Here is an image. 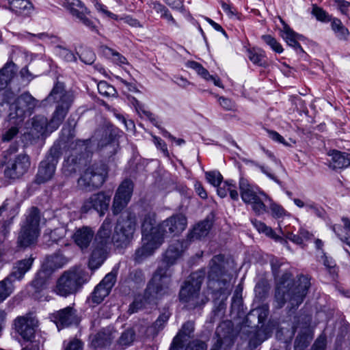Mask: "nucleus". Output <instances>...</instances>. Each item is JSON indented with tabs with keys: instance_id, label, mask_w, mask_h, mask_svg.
<instances>
[{
	"instance_id": "obj_19",
	"label": "nucleus",
	"mask_w": 350,
	"mask_h": 350,
	"mask_svg": "<svg viewBox=\"0 0 350 350\" xmlns=\"http://www.w3.org/2000/svg\"><path fill=\"white\" fill-rule=\"evenodd\" d=\"M133 190V184L129 180H125L119 186L113 202V212L118 214L127 205L131 200Z\"/></svg>"
},
{
	"instance_id": "obj_63",
	"label": "nucleus",
	"mask_w": 350,
	"mask_h": 350,
	"mask_svg": "<svg viewBox=\"0 0 350 350\" xmlns=\"http://www.w3.org/2000/svg\"><path fill=\"white\" fill-rule=\"evenodd\" d=\"M326 346L325 337H319L314 343L312 350H325Z\"/></svg>"
},
{
	"instance_id": "obj_49",
	"label": "nucleus",
	"mask_w": 350,
	"mask_h": 350,
	"mask_svg": "<svg viewBox=\"0 0 350 350\" xmlns=\"http://www.w3.org/2000/svg\"><path fill=\"white\" fill-rule=\"evenodd\" d=\"M262 40L276 53H281L284 49L282 45L271 35L262 36Z\"/></svg>"
},
{
	"instance_id": "obj_12",
	"label": "nucleus",
	"mask_w": 350,
	"mask_h": 350,
	"mask_svg": "<svg viewBox=\"0 0 350 350\" xmlns=\"http://www.w3.org/2000/svg\"><path fill=\"white\" fill-rule=\"evenodd\" d=\"M18 150L17 145H12L6 152L5 157L9 155L6 167L5 169V176L11 179L19 178L23 176L29 170L31 161L29 157L25 153L17 155L12 154L15 153Z\"/></svg>"
},
{
	"instance_id": "obj_9",
	"label": "nucleus",
	"mask_w": 350,
	"mask_h": 350,
	"mask_svg": "<svg viewBox=\"0 0 350 350\" xmlns=\"http://www.w3.org/2000/svg\"><path fill=\"white\" fill-rule=\"evenodd\" d=\"M239 185L240 196L245 204L250 205L252 211L258 215L267 212L265 203L270 200V198L264 191L243 177L240 178Z\"/></svg>"
},
{
	"instance_id": "obj_27",
	"label": "nucleus",
	"mask_w": 350,
	"mask_h": 350,
	"mask_svg": "<svg viewBox=\"0 0 350 350\" xmlns=\"http://www.w3.org/2000/svg\"><path fill=\"white\" fill-rule=\"evenodd\" d=\"M116 332L111 328L103 329L95 335L90 336V344L94 348L103 347L111 343L115 338Z\"/></svg>"
},
{
	"instance_id": "obj_5",
	"label": "nucleus",
	"mask_w": 350,
	"mask_h": 350,
	"mask_svg": "<svg viewBox=\"0 0 350 350\" xmlns=\"http://www.w3.org/2000/svg\"><path fill=\"white\" fill-rule=\"evenodd\" d=\"M48 102L57 103L56 109L49 122L50 132L56 130L62 123L74 100L72 92L66 91L62 83H57L47 96Z\"/></svg>"
},
{
	"instance_id": "obj_3",
	"label": "nucleus",
	"mask_w": 350,
	"mask_h": 350,
	"mask_svg": "<svg viewBox=\"0 0 350 350\" xmlns=\"http://www.w3.org/2000/svg\"><path fill=\"white\" fill-rule=\"evenodd\" d=\"M310 286L308 277L300 275L296 282L292 279L290 273H284L279 279L276 286L275 299L277 308H282L288 302L291 308L298 307L304 301Z\"/></svg>"
},
{
	"instance_id": "obj_16",
	"label": "nucleus",
	"mask_w": 350,
	"mask_h": 350,
	"mask_svg": "<svg viewBox=\"0 0 350 350\" xmlns=\"http://www.w3.org/2000/svg\"><path fill=\"white\" fill-rule=\"evenodd\" d=\"M60 4L69 10L80 23L92 30L95 29L92 20L89 17L90 12L79 0H59Z\"/></svg>"
},
{
	"instance_id": "obj_38",
	"label": "nucleus",
	"mask_w": 350,
	"mask_h": 350,
	"mask_svg": "<svg viewBox=\"0 0 350 350\" xmlns=\"http://www.w3.org/2000/svg\"><path fill=\"white\" fill-rule=\"evenodd\" d=\"M247 57L254 64L262 67L267 66L265 53L260 49L254 48L247 50Z\"/></svg>"
},
{
	"instance_id": "obj_52",
	"label": "nucleus",
	"mask_w": 350,
	"mask_h": 350,
	"mask_svg": "<svg viewBox=\"0 0 350 350\" xmlns=\"http://www.w3.org/2000/svg\"><path fill=\"white\" fill-rule=\"evenodd\" d=\"M320 261L323 262L331 274L336 273V263L334 260L332 258L327 257L323 252Z\"/></svg>"
},
{
	"instance_id": "obj_47",
	"label": "nucleus",
	"mask_w": 350,
	"mask_h": 350,
	"mask_svg": "<svg viewBox=\"0 0 350 350\" xmlns=\"http://www.w3.org/2000/svg\"><path fill=\"white\" fill-rule=\"evenodd\" d=\"M56 53L64 61L68 62H72L77 61V56L71 51L58 46L56 48Z\"/></svg>"
},
{
	"instance_id": "obj_14",
	"label": "nucleus",
	"mask_w": 350,
	"mask_h": 350,
	"mask_svg": "<svg viewBox=\"0 0 350 350\" xmlns=\"http://www.w3.org/2000/svg\"><path fill=\"white\" fill-rule=\"evenodd\" d=\"M38 105L36 100L29 93L19 96L14 103L10 105V120H18L17 124H23L25 117L30 116Z\"/></svg>"
},
{
	"instance_id": "obj_55",
	"label": "nucleus",
	"mask_w": 350,
	"mask_h": 350,
	"mask_svg": "<svg viewBox=\"0 0 350 350\" xmlns=\"http://www.w3.org/2000/svg\"><path fill=\"white\" fill-rule=\"evenodd\" d=\"M79 58L83 63L90 65L95 61L96 55L92 50L85 49L81 53Z\"/></svg>"
},
{
	"instance_id": "obj_6",
	"label": "nucleus",
	"mask_w": 350,
	"mask_h": 350,
	"mask_svg": "<svg viewBox=\"0 0 350 350\" xmlns=\"http://www.w3.org/2000/svg\"><path fill=\"white\" fill-rule=\"evenodd\" d=\"M204 275V270L192 273L180 291V301L189 309L204 305L208 301V298L200 293Z\"/></svg>"
},
{
	"instance_id": "obj_21",
	"label": "nucleus",
	"mask_w": 350,
	"mask_h": 350,
	"mask_svg": "<svg viewBox=\"0 0 350 350\" xmlns=\"http://www.w3.org/2000/svg\"><path fill=\"white\" fill-rule=\"evenodd\" d=\"M57 163L56 158L52 155L42 161L36 175V182L41 184L51 180L55 174Z\"/></svg>"
},
{
	"instance_id": "obj_35",
	"label": "nucleus",
	"mask_w": 350,
	"mask_h": 350,
	"mask_svg": "<svg viewBox=\"0 0 350 350\" xmlns=\"http://www.w3.org/2000/svg\"><path fill=\"white\" fill-rule=\"evenodd\" d=\"M217 192L221 198L226 197L228 193L233 200H239V193L237 190V186L232 180H227L222 185L217 186Z\"/></svg>"
},
{
	"instance_id": "obj_57",
	"label": "nucleus",
	"mask_w": 350,
	"mask_h": 350,
	"mask_svg": "<svg viewBox=\"0 0 350 350\" xmlns=\"http://www.w3.org/2000/svg\"><path fill=\"white\" fill-rule=\"evenodd\" d=\"M306 209L307 212H312L318 217H321L323 213V208L318 206L315 202L310 200L306 201Z\"/></svg>"
},
{
	"instance_id": "obj_41",
	"label": "nucleus",
	"mask_w": 350,
	"mask_h": 350,
	"mask_svg": "<svg viewBox=\"0 0 350 350\" xmlns=\"http://www.w3.org/2000/svg\"><path fill=\"white\" fill-rule=\"evenodd\" d=\"M102 52L107 57L111 58L114 63L118 65L127 64V60L123 55L109 47L103 46Z\"/></svg>"
},
{
	"instance_id": "obj_39",
	"label": "nucleus",
	"mask_w": 350,
	"mask_h": 350,
	"mask_svg": "<svg viewBox=\"0 0 350 350\" xmlns=\"http://www.w3.org/2000/svg\"><path fill=\"white\" fill-rule=\"evenodd\" d=\"M194 330V324L192 321H187L183 324L182 329L174 338V344H182L185 340V337H190L191 334Z\"/></svg>"
},
{
	"instance_id": "obj_48",
	"label": "nucleus",
	"mask_w": 350,
	"mask_h": 350,
	"mask_svg": "<svg viewBox=\"0 0 350 350\" xmlns=\"http://www.w3.org/2000/svg\"><path fill=\"white\" fill-rule=\"evenodd\" d=\"M98 92L104 96H111L115 95V88L105 81H100L97 85Z\"/></svg>"
},
{
	"instance_id": "obj_53",
	"label": "nucleus",
	"mask_w": 350,
	"mask_h": 350,
	"mask_svg": "<svg viewBox=\"0 0 350 350\" xmlns=\"http://www.w3.org/2000/svg\"><path fill=\"white\" fill-rule=\"evenodd\" d=\"M270 264L273 274L275 278H278L280 273V268L281 267L285 265V262L282 259L273 258L270 261Z\"/></svg>"
},
{
	"instance_id": "obj_10",
	"label": "nucleus",
	"mask_w": 350,
	"mask_h": 350,
	"mask_svg": "<svg viewBox=\"0 0 350 350\" xmlns=\"http://www.w3.org/2000/svg\"><path fill=\"white\" fill-rule=\"evenodd\" d=\"M40 211L36 207H32L21 226L17 239L19 247H27L36 243L40 234Z\"/></svg>"
},
{
	"instance_id": "obj_64",
	"label": "nucleus",
	"mask_w": 350,
	"mask_h": 350,
	"mask_svg": "<svg viewBox=\"0 0 350 350\" xmlns=\"http://www.w3.org/2000/svg\"><path fill=\"white\" fill-rule=\"evenodd\" d=\"M65 350H82V345L79 340H72L68 343Z\"/></svg>"
},
{
	"instance_id": "obj_30",
	"label": "nucleus",
	"mask_w": 350,
	"mask_h": 350,
	"mask_svg": "<svg viewBox=\"0 0 350 350\" xmlns=\"http://www.w3.org/2000/svg\"><path fill=\"white\" fill-rule=\"evenodd\" d=\"M68 259L61 254H55L46 258L42 268L50 274L67 264Z\"/></svg>"
},
{
	"instance_id": "obj_40",
	"label": "nucleus",
	"mask_w": 350,
	"mask_h": 350,
	"mask_svg": "<svg viewBox=\"0 0 350 350\" xmlns=\"http://www.w3.org/2000/svg\"><path fill=\"white\" fill-rule=\"evenodd\" d=\"M13 282L14 281L9 276L0 281V303L3 302L12 293Z\"/></svg>"
},
{
	"instance_id": "obj_25",
	"label": "nucleus",
	"mask_w": 350,
	"mask_h": 350,
	"mask_svg": "<svg viewBox=\"0 0 350 350\" xmlns=\"http://www.w3.org/2000/svg\"><path fill=\"white\" fill-rule=\"evenodd\" d=\"M33 261L34 258L32 256L16 261L13 264L11 273L8 276H9L14 282L16 280H21L24 278L25 273L31 269Z\"/></svg>"
},
{
	"instance_id": "obj_20",
	"label": "nucleus",
	"mask_w": 350,
	"mask_h": 350,
	"mask_svg": "<svg viewBox=\"0 0 350 350\" xmlns=\"http://www.w3.org/2000/svg\"><path fill=\"white\" fill-rule=\"evenodd\" d=\"M15 328L17 332L26 341L32 342L35 336L38 321L31 314L19 317L15 320Z\"/></svg>"
},
{
	"instance_id": "obj_43",
	"label": "nucleus",
	"mask_w": 350,
	"mask_h": 350,
	"mask_svg": "<svg viewBox=\"0 0 350 350\" xmlns=\"http://www.w3.org/2000/svg\"><path fill=\"white\" fill-rule=\"evenodd\" d=\"M135 336V333L132 329L125 330L119 338L118 345L122 349L131 345L134 341Z\"/></svg>"
},
{
	"instance_id": "obj_60",
	"label": "nucleus",
	"mask_w": 350,
	"mask_h": 350,
	"mask_svg": "<svg viewBox=\"0 0 350 350\" xmlns=\"http://www.w3.org/2000/svg\"><path fill=\"white\" fill-rule=\"evenodd\" d=\"M218 102L219 103V105L227 111L233 110L234 107V103L229 98L220 96L218 98Z\"/></svg>"
},
{
	"instance_id": "obj_1",
	"label": "nucleus",
	"mask_w": 350,
	"mask_h": 350,
	"mask_svg": "<svg viewBox=\"0 0 350 350\" xmlns=\"http://www.w3.org/2000/svg\"><path fill=\"white\" fill-rule=\"evenodd\" d=\"M111 228V220L107 217L95 236L88 262L91 269H98L103 263L107 250L112 244L117 247H124L130 243L136 228L135 215L127 213L126 217L119 219L112 237Z\"/></svg>"
},
{
	"instance_id": "obj_2",
	"label": "nucleus",
	"mask_w": 350,
	"mask_h": 350,
	"mask_svg": "<svg viewBox=\"0 0 350 350\" xmlns=\"http://www.w3.org/2000/svg\"><path fill=\"white\" fill-rule=\"evenodd\" d=\"M111 228V220L107 217L95 236L88 262L91 269H98L103 263L107 250L112 244L117 247H124L130 243L136 228L135 215L127 213L126 217L119 219L112 237Z\"/></svg>"
},
{
	"instance_id": "obj_26",
	"label": "nucleus",
	"mask_w": 350,
	"mask_h": 350,
	"mask_svg": "<svg viewBox=\"0 0 350 350\" xmlns=\"http://www.w3.org/2000/svg\"><path fill=\"white\" fill-rule=\"evenodd\" d=\"M94 235L93 230L88 226H83L75 230L72 235L75 243L81 250L87 249Z\"/></svg>"
},
{
	"instance_id": "obj_13",
	"label": "nucleus",
	"mask_w": 350,
	"mask_h": 350,
	"mask_svg": "<svg viewBox=\"0 0 350 350\" xmlns=\"http://www.w3.org/2000/svg\"><path fill=\"white\" fill-rule=\"evenodd\" d=\"M167 290L168 288H165L161 282H154L152 278L144 295H138L135 297L133 302L130 305L129 312L131 314L135 313L154 304L155 299L167 293Z\"/></svg>"
},
{
	"instance_id": "obj_23",
	"label": "nucleus",
	"mask_w": 350,
	"mask_h": 350,
	"mask_svg": "<svg viewBox=\"0 0 350 350\" xmlns=\"http://www.w3.org/2000/svg\"><path fill=\"white\" fill-rule=\"evenodd\" d=\"M51 318L59 329L75 322L77 318L76 310L68 306L53 313Z\"/></svg>"
},
{
	"instance_id": "obj_8",
	"label": "nucleus",
	"mask_w": 350,
	"mask_h": 350,
	"mask_svg": "<svg viewBox=\"0 0 350 350\" xmlns=\"http://www.w3.org/2000/svg\"><path fill=\"white\" fill-rule=\"evenodd\" d=\"M185 242L184 241H176L171 243L163 256L161 265L153 275V281L159 282L165 286V288H169L172 271L170 267L174 265L177 260L180 258L185 249Z\"/></svg>"
},
{
	"instance_id": "obj_42",
	"label": "nucleus",
	"mask_w": 350,
	"mask_h": 350,
	"mask_svg": "<svg viewBox=\"0 0 350 350\" xmlns=\"http://www.w3.org/2000/svg\"><path fill=\"white\" fill-rule=\"evenodd\" d=\"M49 275L50 273L49 272L42 268L41 270L38 272L34 280L32 281V286L38 291L42 290L46 285Z\"/></svg>"
},
{
	"instance_id": "obj_28",
	"label": "nucleus",
	"mask_w": 350,
	"mask_h": 350,
	"mask_svg": "<svg viewBox=\"0 0 350 350\" xmlns=\"http://www.w3.org/2000/svg\"><path fill=\"white\" fill-rule=\"evenodd\" d=\"M282 37L286 41L288 45L293 48L296 52H304L303 49L298 42L299 40H302L304 36L297 33L292 29L290 28L286 24L284 23L283 29L282 30Z\"/></svg>"
},
{
	"instance_id": "obj_24",
	"label": "nucleus",
	"mask_w": 350,
	"mask_h": 350,
	"mask_svg": "<svg viewBox=\"0 0 350 350\" xmlns=\"http://www.w3.org/2000/svg\"><path fill=\"white\" fill-rule=\"evenodd\" d=\"M1 6L18 15L27 16L33 10L29 0H1Z\"/></svg>"
},
{
	"instance_id": "obj_7",
	"label": "nucleus",
	"mask_w": 350,
	"mask_h": 350,
	"mask_svg": "<svg viewBox=\"0 0 350 350\" xmlns=\"http://www.w3.org/2000/svg\"><path fill=\"white\" fill-rule=\"evenodd\" d=\"M88 281V275L85 270L79 267H72L58 278L55 292L60 296L68 297L76 293Z\"/></svg>"
},
{
	"instance_id": "obj_17",
	"label": "nucleus",
	"mask_w": 350,
	"mask_h": 350,
	"mask_svg": "<svg viewBox=\"0 0 350 350\" xmlns=\"http://www.w3.org/2000/svg\"><path fill=\"white\" fill-rule=\"evenodd\" d=\"M110 200V196H107L103 191L92 194L84 200L81 210L85 213L91 210H94L98 212L100 216H103L108 209Z\"/></svg>"
},
{
	"instance_id": "obj_50",
	"label": "nucleus",
	"mask_w": 350,
	"mask_h": 350,
	"mask_svg": "<svg viewBox=\"0 0 350 350\" xmlns=\"http://www.w3.org/2000/svg\"><path fill=\"white\" fill-rule=\"evenodd\" d=\"M312 13L318 21L322 22H331L332 20L331 16L325 11L317 5H313Z\"/></svg>"
},
{
	"instance_id": "obj_37",
	"label": "nucleus",
	"mask_w": 350,
	"mask_h": 350,
	"mask_svg": "<svg viewBox=\"0 0 350 350\" xmlns=\"http://www.w3.org/2000/svg\"><path fill=\"white\" fill-rule=\"evenodd\" d=\"M252 223L254 228L260 232V233H264L266 236L275 239L278 241L284 242V243H286V241L284 240L282 237L278 236L275 234V232L273 230V229L267 226L265 223L258 221L256 219H252Z\"/></svg>"
},
{
	"instance_id": "obj_22",
	"label": "nucleus",
	"mask_w": 350,
	"mask_h": 350,
	"mask_svg": "<svg viewBox=\"0 0 350 350\" xmlns=\"http://www.w3.org/2000/svg\"><path fill=\"white\" fill-rule=\"evenodd\" d=\"M224 256L216 255L211 260L207 272L209 284L211 281L219 283L220 278L226 275Z\"/></svg>"
},
{
	"instance_id": "obj_51",
	"label": "nucleus",
	"mask_w": 350,
	"mask_h": 350,
	"mask_svg": "<svg viewBox=\"0 0 350 350\" xmlns=\"http://www.w3.org/2000/svg\"><path fill=\"white\" fill-rule=\"evenodd\" d=\"M205 175L208 182L213 186L217 187L221 185L223 177L219 172H206Z\"/></svg>"
},
{
	"instance_id": "obj_61",
	"label": "nucleus",
	"mask_w": 350,
	"mask_h": 350,
	"mask_svg": "<svg viewBox=\"0 0 350 350\" xmlns=\"http://www.w3.org/2000/svg\"><path fill=\"white\" fill-rule=\"evenodd\" d=\"M154 142L157 147L162 151V152L165 157L169 156L167 145L161 138L154 137Z\"/></svg>"
},
{
	"instance_id": "obj_54",
	"label": "nucleus",
	"mask_w": 350,
	"mask_h": 350,
	"mask_svg": "<svg viewBox=\"0 0 350 350\" xmlns=\"http://www.w3.org/2000/svg\"><path fill=\"white\" fill-rule=\"evenodd\" d=\"M95 8L96 9V10L99 12H100L102 14H103L105 17H108V18H110L111 19H113L115 21H118L119 19H120V18L111 12L110 11H109L106 7V5L100 3H95Z\"/></svg>"
},
{
	"instance_id": "obj_18",
	"label": "nucleus",
	"mask_w": 350,
	"mask_h": 350,
	"mask_svg": "<svg viewBox=\"0 0 350 350\" xmlns=\"http://www.w3.org/2000/svg\"><path fill=\"white\" fill-rule=\"evenodd\" d=\"M116 281V273L113 271L107 274L102 281L95 287L88 301L94 304H100L109 294Z\"/></svg>"
},
{
	"instance_id": "obj_56",
	"label": "nucleus",
	"mask_w": 350,
	"mask_h": 350,
	"mask_svg": "<svg viewBox=\"0 0 350 350\" xmlns=\"http://www.w3.org/2000/svg\"><path fill=\"white\" fill-rule=\"evenodd\" d=\"M66 229L64 227L55 228L50 232L49 237L53 242L57 243L66 236Z\"/></svg>"
},
{
	"instance_id": "obj_32",
	"label": "nucleus",
	"mask_w": 350,
	"mask_h": 350,
	"mask_svg": "<svg viewBox=\"0 0 350 350\" xmlns=\"http://www.w3.org/2000/svg\"><path fill=\"white\" fill-rule=\"evenodd\" d=\"M31 125V134L37 137L44 135L47 131H50L48 120L44 116H35L32 119Z\"/></svg>"
},
{
	"instance_id": "obj_62",
	"label": "nucleus",
	"mask_w": 350,
	"mask_h": 350,
	"mask_svg": "<svg viewBox=\"0 0 350 350\" xmlns=\"http://www.w3.org/2000/svg\"><path fill=\"white\" fill-rule=\"evenodd\" d=\"M286 238L289 241L297 245H303V238L300 237L299 233L298 234H294L292 232H288L286 234Z\"/></svg>"
},
{
	"instance_id": "obj_46",
	"label": "nucleus",
	"mask_w": 350,
	"mask_h": 350,
	"mask_svg": "<svg viewBox=\"0 0 350 350\" xmlns=\"http://www.w3.org/2000/svg\"><path fill=\"white\" fill-rule=\"evenodd\" d=\"M269 202V209L271 211V215L275 218H282L287 215V212L285 209L278 204L273 202L270 198Z\"/></svg>"
},
{
	"instance_id": "obj_31",
	"label": "nucleus",
	"mask_w": 350,
	"mask_h": 350,
	"mask_svg": "<svg viewBox=\"0 0 350 350\" xmlns=\"http://www.w3.org/2000/svg\"><path fill=\"white\" fill-rule=\"evenodd\" d=\"M187 66L194 70L200 76L206 81H211L215 85L222 87L220 79L215 76L211 75L208 71L204 68L200 64L194 61H189L187 63Z\"/></svg>"
},
{
	"instance_id": "obj_58",
	"label": "nucleus",
	"mask_w": 350,
	"mask_h": 350,
	"mask_svg": "<svg viewBox=\"0 0 350 350\" xmlns=\"http://www.w3.org/2000/svg\"><path fill=\"white\" fill-rule=\"evenodd\" d=\"M334 5L336 7L340 12L345 15H347L350 7V3L345 0H334Z\"/></svg>"
},
{
	"instance_id": "obj_4",
	"label": "nucleus",
	"mask_w": 350,
	"mask_h": 350,
	"mask_svg": "<svg viewBox=\"0 0 350 350\" xmlns=\"http://www.w3.org/2000/svg\"><path fill=\"white\" fill-rule=\"evenodd\" d=\"M155 223L154 213L145 215L142 224V245L135 251L134 256V259L137 262L151 256L163 244L161 232H154V230L159 228V225L154 226Z\"/></svg>"
},
{
	"instance_id": "obj_44",
	"label": "nucleus",
	"mask_w": 350,
	"mask_h": 350,
	"mask_svg": "<svg viewBox=\"0 0 350 350\" xmlns=\"http://www.w3.org/2000/svg\"><path fill=\"white\" fill-rule=\"evenodd\" d=\"M11 124H14L9 129H8L2 136V140L3 142H9L12 140L19 132V129L21 127L22 124H18V120H10Z\"/></svg>"
},
{
	"instance_id": "obj_15",
	"label": "nucleus",
	"mask_w": 350,
	"mask_h": 350,
	"mask_svg": "<svg viewBox=\"0 0 350 350\" xmlns=\"http://www.w3.org/2000/svg\"><path fill=\"white\" fill-rule=\"evenodd\" d=\"M187 226V218L183 214L174 215L159 224L155 232H161L163 243L165 238L170 235H178L185 230Z\"/></svg>"
},
{
	"instance_id": "obj_29",
	"label": "nucleus",
	"mask_w": 350,
	"mask_h": 350,
	"mask_svg": "<svg viewBox=\"0 0 350 350\" xmlns=\"http://www.w3.org/2000/svg\"><path fill=\"white\" fill-rule=\"evenodd\" d=\"M331 157L329 166L332 169H343L350 165V154L333 150L329 152Z\"/></svg>"
},
{
	"instance_id": "obj_59",
	"label": "nucleus",
	"mask_w": 350,
	"mask_h": 350,
	"mask_svg": "<svg viewBox=\"0 0 350 350\" xmlns=\"http://www.w3.org/2000/svg\"><path fill=\"white\" fill-rule=\"evenodd\" d=\"M185 350H206V345L202 341L193 340L189 342Z\"/></svg>"
},
{
	"instance_id": "obj_36",
	"label": "nucleus",
	"mask_w": 350,
	"mask_h": 350,
	"mask_svg": "<svg viewBox=\"0 0 350 350\" xmlns=\"http://www.w3.org/2000/svg\"><path fill=\"white\" fill-rule=\"evenodd\" d=\"M14 64L8 62L0 70V90L5 88L14 76Z\"/></svg>"
},
{
	"instance_id": "obj_11",
	"label": "nucleus",
	"mask_w": 350,
	"mask_h": 350,
	"mask_svg": "<svg viewBox=\"0 0 350 350\" xmlns=\"http://www.w3.org/2000/svg\"><path fill=\"white\" fill-rule=\"evenodd\" d=\"M107 168L103 163H94L88 167L78 179V187L85 191L99 188L107 176Z\"/></svg>"
},
{
	"instance_id": "obj_33",
	"label": "nucleus",
	"mask_w": 350,
	"mask_h": 350,
	"mask_svg": "<svg viewBox=\"0 0 350 350\" xmlns=\"http://www.w3.org/2000/svg\"><path fill=\"white\" fill-rule=\"evenodd\" d=\"M330 25L332 30L338 40L344 42H347L349 40L350 32L340 19L333 18L331 21Z\"/></svg>"
},
{
	"instance_id": "obj_34",
	"label": "nucleus",
	"mask_w": 350,
	"mask_h": 350,
	"mask_svg": "<svg viewBox=\"0 0 350 350\" xmlns=\"http://www.w3.org/2000/svg\"><path fill=\"white\" fill-rule=\"evenodd\" d=\"M211 224L208 220H204L196 226L189 232L188 238L190 240L200 239L205 237L209 232Z\"/></svg>"
},
{
	"instance_id": "obj_45",
	"label": "nucleus",
	"mask_w": 350,
	"mask_h": 350,
	"mask_svg": "<svg viewBox=\"0 0 350 350\" xmlns=\"http://www.w3.org/2000/svg\"><path fill=\"white\" fill-rule=\"evenodd\" d=\"M77 167V159L71 155L65 160L63 165V171L66 175L69 176L75 173Z\"/></svg>"
}]
</instances>
